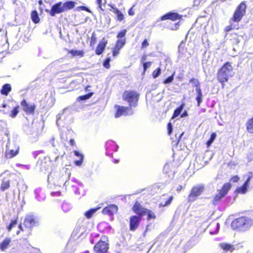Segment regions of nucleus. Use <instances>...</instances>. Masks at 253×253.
<instances>
[{
	"label": "nucleus",
	"instance_id": "nucleus-16",
	"mask_svg": "<svg viewBox=\"0 0 253 253\" xmlns=\"http://www.w3.org/2000/svg\"><path fill=\"white\" fill-rule=\"evenodd\" d=\"M181 16L177 13L169 12L161 17V20L170 19L172 21H175L180 19Z\"/></svg>",
	"mask_w": 253,
	"mask_h": 253
},
{
	"label": "nucleus",
	"instance_id": "nucleus-13",
	"mask_svg": "<svg viewBox=\"0 0 253 253\" xmlns=\"http://www.w3.org/2000/svg\"><path fill=\"white\" fill-rule=\"evenodd\" d=\"M141 219V216L134 215L130 218V230L135 231L138 227Z\"/></svg>",
	"mask_w": 253,
	"mask_h": 253
},
{
	"label": "nucleus",
	"instance_id": "nucleus-9",
	"mask_svg": "<svg viewBox=\"0 0 253 253\" xmlns=\"http://www.w3.org/2000/svg\"><path fill=\"white\" fill-rule=\"evenodd\" d=\"M204 190V186L198 185L194 186L191 189V192L188 196V201L193 202L196 200L197 198L199 196Z\"/></svg>",
	"mask_w": 253,
	"mask_h": 253
},
{
	"label": "nucleus",
	"instance_id": "nucleus-60",
	"mask_svg": "<svg viewBox=\"0 0 253 253\" xmlns=\"http://www.w3.org/2000/svg\"><path fill=\"white\" fill-rule=\"evenodd\" d=\"M187 115V112H184L181 115V118H183V117H184L185 116H186Z\"/></svg>",
	"mask_w": 253,
	"mask_h": 253
},
{
	"label": "nucleus",
	"instance_id": "nucleus-36",
	"mask_svg": "<svg viewBox=\"0 0 253 253\" xmlns=\"http://www.w3.org/2000/svg\"><path fill=\"white\" fill-rule=\"evenodd\" d=\"M18 108H19V106H17L14 107V109L11 111V114L10 115V116L11 118H15L17 116V114L19 112V111L18 110Z\"/></svg>",
	"mask_w": 253,
	"mask_h": 253
},
{
	"label": "nucleus",
	"instance_id": "nucleus-51",
	"mask_svg": "<svg viewBox=\"0 0 253 253\" xmlns=\"http://www.w3.org/2000/svg\"><path fill=\"white\" fill-rule=\"evenodd\" d=\"M248 218H250V219L252 221V225H253V211H251L249 214V216H247Z\"/></svg>",
	"mask_w": 253,
	"mask_h": 253
},
{
	"label": "nucleus",
	"instance_id": "nucleus-61",
	"mask_svg": "<svg viewBox=\"0 0 253 253\" xmlns=\"http://www.w3.org/2000/svg\"><path fill=\"white\" fill-rule=\"evenodd\" d=\"M178 24H175L174 30L177 29L178 28ZM172 29L174 30V28H172Z\"/></svg>",
	"mask_w": 253,
	"mask_h": 253
},
{
	"label": "nucleus",
	"instance_id": "nucleus-21",
	"mask_svg": "<svg viewBox=\"0 0 253 253\" xmlns=\"http://www.w3.org/2000/svg\"><path fill=\"white\" fill-rule=\"evenodd\" d=\"M217 192L218 193L216 194V195L214 197L213 199L212 200V203L214 205H217L218 203V202L221 200V199L225 196L218 190L217 191Z\"/></svg>",
	"mask_w": 253,
	"mask_h": 253
},
{
	"label": "nucleus",
	"instance_id": "nucleus-10",
	"mask_svg": "<svg viewBox=\"0 0 253 253\" xmlns=\"http://www.w3.org/2000/svg\"><path fill=\"white\" fill-rule=\"evenodd\" d=\"M39 223L38 218L33 214H29L26 215L24 222V224L26 228L31 229Z\"/></svg>",
	"mask_w": 253,
	"mask_h": 253
},
{
	"label": "nucleus",
	"instance_id": "nucleus-44",
	"mask_svg": "<svg viewBox=\"0 0 253 253\" xmlns=\"http://www.w3.org/2000/svg\"><path fill=\"white\" fill-rule=\"evenodd\" d=\"M145 213L148 214V217L149 219L153 218L155 217V215H154V213H153L152 212H151L150 211L146 210V211L145 212Z\"/></svg>",
	"mask_w": 253,
	"mask_h": 253
},
{
	"label": "nucleus",
	"instance_id": "nucleus-3",
	"mask_svg": "<svg viewBox=\"0 0 253 253\" xmlns=\"http://www.w3.org/2000/svg\"><path fill=\"white\" fill-rule=\"evenodd\" d=\"M234 75L233 67L229 62H226L219 70L217 79L222 84L228 81V79Z\"/></svg>",
	"mask_w": 253,
	"mask_h": 253
},
{
	"label": "nucleus",
	"instance_id": "nucleus-2",
	"mask_svg": "<svg viewBox=\"0 0 253 253\" xmlns=\"http://www.w3.org/2000/svg\"><path fill=\"white\" fill-rule=\"evenodd\" d=\"M75 6V2L72 1H68L65 3L58 2L54 4L50 10H46V11L49 12L50 15L54 16L56 14H59L73 8Z\"/></svg>",
	"mask_w": 253,
	"mask_h": 253
},
{
	"label": "nucleus",
	"instance_id": "nucleus-39",
	"mask_svg": "<svg viewBox=\"0 0 253 253\" xmlns=\"http://www.w3.org/2000/svg\"><path fill=\"white\" fill-rule=\"evenodd\" d=\"M91 93H88L84 95L80 96L78 97V99L80 100H85L89 99L91 97Z\"/></svg>",
	"mask_w": 253,
	"mask_h": 253
},
{
	"label": "nucleus",
	"instance_id": "nucleus-25",
	"mask_svg": "<svg viewBox=\"0 0 253 253\" xmlns=\"http://www.w3.org/2000/svg\"><path fill=\"white\" fill-rule=\"evenodd\" d=\"M231 188V184L229 183H226L224 184L222 187V188L221 190H218L220 192H221L223 195L225 196L228 191Z\"/></svg>",
	"mask_w": 253,
	"mask_h": 253
},
{
	"label": "nucleus",
	"instance_id": "nucleus-59",
	"mask_svg": "<svg viewBox=\"0 0 253 253\" xmlns=\"http://www.w3.org/2000/svg\"><path fill=\"white\" fill-rule=\"evenodd\" d=\"M70 145L73 146L75 144V141L73 139H71L70 140Z\"/></svg>",
	"mask_w": 253,
	"mask_h": 253
},
{
	"label": "nucleus",
	"instance_id": "nucleus-62",
	"mask_svg": "<svg viewBox=\"0 0 253 253\" xmlns=\"http://www.w3.org/2000/svg\"><path fill=\"white\" fill-rule=\"evenodd\" d=\"M111 7L112 8L114 9V12L115 13V8H117L115 7V5H111Z\"/></svg>",
	"mask_w": 253,
	"mask_h": 253
},
{
	"label": "nucleus",
	"instance_id": "nucleus-40",
	"mask_svg": "<svg viewBox=\"0 0 253 253\" xmlns=\"http://www.w3.org/2000/svg\"><path fill=\"white\" fill-rule=\"evenodd\" d=\"M126 33V30H124L122 31H121V32L118 33V34L117 36V38L118 39H122V38L125 37Z\"/></svg>",
	"mask_w": 253,
	"mask_h": 253
},
{
	"label": "nucleus",
	"instance_id": "nucleus-33",
	"mask_svg": "<svg viewBox=\"0 0 253 253\" xmlns=\"http://www.w3.org/2000/svg\"><path fill=\"white\" fill-rule=\"evenodd\" d=\"M182 109H183V107L182 106H181L179 107L176 109L174 111V113L172 116V118L174 119V118L177 117V116H178L180 115V114L181 113Z\"/></svg>",
	"mask_w": 253,
	"mask_h": 253
},
{
	"label": "nucleus",
	"instance_id": "nucleus-31",
	"mask_svg": "<svg viewBox=\"0 0 253 253\" xmlns=\"http://www.w3.org/2000/svg\"><path fill=\"white\" fill-rule=\"evenodd\" d=\"M216 136V134L215 133H212L211 134L210 139L207 142V145L208 147H210V145L212 143V142L215 140Z\"/></svg>",
	"mask_w": 253,
	"mask_h": 253
},
{
	"label": "nucleus",
	"instance_id": "nucleus-14",
	"mask_svg": "<svg viewBox=\"0 0 253 253\" xmlns=\"http://www.w3.org/2000/svg\"><path fill=\"white\" fill-rule=\"evenodd\" d=\"M252 177V173L251 172H250L249 173L248 177L247 179L246 180V181L244 183V184L242 186L238 187L236 189V192L238 193L244 194H245L247 192L248 188L249 187V183H250V181Z\"/></svg>",
	"mask_w": 253,
	"mask_h": 253
},
{
	"label": "nucleus",
	"instance_id": "nucleus-12",
	"mask_svg": "<svg viewBox=\"0 0 253 253\" xmlns=\"http://www.w3.org/2000/svg\"><path fill=\"white\" fill-rule=\"evenodd\" d=\"M21 105L23 110L27 114H34L36 108L34 103H28L25 100H23L21 102Z\"/></svg>",
	"mask_w": 253,
	"mask_h": 253
},
{
	"label": "nucleus",
	"instance_id": "nucleus-41",
	"mask_svg": "<svg viewBox=\"0 0 253 253\" xmlns=\"http://www.w3.org/2000/svg\"><path fill=\"white\" fill-rule=\"evenodd\" d=\"M174 75V73L171 76L168 77L167 79H166L164 81V84H168L171 83L172 82V81L173 80Z\"/></svg>",
	"mask_w": 253,
	"mask_h": 253
},
{
	"label": "nucleus",
	"instance_id": "nucleus-49",
	"mask_svg": "<svg viewBox=\"0 0 253 253\" xmlns=\"http://www.w3.org/2000/svg\"><path fill=\"white\" fill-rule=\"evenodd\" d=\"M65 109L62 110L61 113H59L56 116V123L58 124L59 120L61 119L62 115L63 114Z\"/></svg>",
	"mask_w": 253,
	"mask_h": 253
},
{
	"label": "nucleus",
	"instance_id": "nucleus-6",
	"mask_svg": "<svg viewBox=\"0 0 253 253\" xmlns=\"http://www.w3.org/2000/svg\"><path fill=\"white\" fill-rule=\"evenodd\" d=\"M139 95L135 91H126L123 94L124 100L127 101L131 106H135L138 99Z\"/></svg>",
	"mask_w": 253,
	"mask_h": 253
},
{
	"label": "nucleus",
	"instance_id": "nucleus-4",
	"mask_svg": "<svg viewBox=\"0 0 253 253\" xmlns=\"http://www.w3.org/2000/svg\"><path fill=\"white\" fill-rule=\"evenodd\" d=\"M107 242L108 239L107 237H102L100 240L94 247V250L95 253H106L109 249V244Z\"/></svg>",
	"mask_w": 253,
	"mask_h": 253
},
{
	"label": "nucleus",
	"instance_id": "nucleus-35",
	"mask_svg": "<svg viewBox=\"0 0 253 253\" xmlns=\"http://www.w3.org/2000/svg\"><path fill=\"white\" fill-rule=\"evenodd\" d=\"M70 52L74 56H79L82 57L83 56L84 54V52L82 51L72 50L70 51Z\"/></svg>",
	"mask_w": 253,
	"mask_h": 253
},
{
	"label": "nucleus",
	"instance_id": "nucleus-57",
	"mask_svg": "<svg viewBox=\"0 0 253 253\" xmlns=\"http://www.w3.org/2000/svg\"><path fill=\"white\" fill-rule=\"evenodd\" d=\"M41 165L42 167H44L45 169H46L48 168L45 166V162H41Z\"/></svg>",
	"mask_w": 253,
	"mask_h": 253
},
{
	"label": "nucleus",
	"instance_id": "nucleus-56",
	"mask_svg": "<svg viewBox=\"0 0 253 253\" xmlns=\"http://www.w3.org/2000/svg\"><path fill=\"white\" fill-rule=\"evenodd\" d=\"M215 227L216 228V230L215 232L216 233L219 230V227H220L219 224L218 223H216L215 225Z\"/></svg>",
	"mask_w": 253,
	"mask_h": 253
},
{
	"label": "nucleus",
	"instance_id": "nucleus-26",
	"mask_svg": "<svg viewBox=\"0 0 253 253\" xmlns=\"http://www.w3.org/2000/svg\"><path fill=\"white\" fill-rule=\"evenodd\" d=\"M11 240L9 238H6L2 243L0 244V247L1 250L4 251L6 250L8 245H9Z\"/></svg>",
	"mask_w": 253,
	"mask_h": 253
},
{
	"label": "nucleus",
	"instance_id": "nucleus-11",
	"mask_svg": "<svg viewBox=\"0 0 253 253\" xmlns=\"http://www.w3.org/2000/svg\"><path fill=\"white\" fill-rule=\"evenodd\" d=\"M115 108L117 109V112L115 114L116 118H119L122 115H131L133 114L130 107L120 106L115 105Z\"/></svg>",
	"mask_w": 253,
	"mask_h": 253
},
{
	"label": "nucleus",
	"instance_id": "nucleus-47",
	"mask_svg": "<svg viewBox=\"0 0 253 253\" xmlns=\"http://www.w3.org/2000/svg\"><path fill=\"white\" fill-rule=\"evenodd\" d=\"M168 130L169 135H170L172 130V126L170 123H169L168 125Z\"/></svg>",
	"mask_w": 253,
	"mask_h": 253
},
{
	"label": "nucleus",
	"instance_id": "nucleus-52",
	"mask_svg": "<svg viewBox=\"0 0 253 253\" xmlns=\"http://www.w3.org/2000/svg\"><path fill=\"white\" fill-rule=\"evenodd\" d=\"M169 167V166L168 164H166L164 167V169H163L164 172L165 173H167L168 172Z\"/></svg>",
	"mask_w": 253,
	"mask_h": 253
},
{
	"label": "nucleus",
	"instance_id": "nucleus-1",
	"mask_svg": "<svg viewBox=\"0 0 253 253\" xmlns=\"http://www.w3.org/2000/svg\"><path fill=\"white\" fill-rule=\"evenodd\" d=\"M233 229L245 232L249 230L252 225V221L247 216H242L234 219L231 223Z\"/></svg>",
	"mask_w": 253,
	"mask_h": 253
},
{
	"label": "nucleus",
	"instance_id": "nucleus-23",
	"mask_svg": "<svg viewBox=\"0 0 253 253\" xmlns=\"http://www.w3.org/2000/svg\"><path fill=\"white\" fill-rule=\"evenodd\" d=\"M246 126L247 131L250 133H253V118L247 122Z\"/></svg>",
	"mask_w": 253,
	"mask_h": 253
},
{
	"label": "nucleus",
	"instance_id": "nucleus-32",
	"mask_svg": "<svg viewBox=\"0 0 253 253\" xmlns=\"http://www.w3.org/2000/svg\"><path fill=\"white\" fill-rule=\"evenodd\" d=\"M115 13L117 14V19L120 21H122L124 19V16L123 13L117 8H115Z\"/></svg>",
	"mask_w": 253,
	"mask_h": 253
},
{
	"label": "nucleus",
	"instance_id": "nucleus-37",
	"mask_svg": "<svg viewBox=\"0 0 253 253\" xmlns=\"http://www.w3.org/2000/svg\"><path fill=\"white\" fill-rule=\"evenodd\" d=\"M161 70L160 68H158V69L154 70L153 72V77L154 78H157L161 74Z\"/></svg>",
	"mask_w": 253,
	"mask_h": 253
},
{
	"label": "nucleus",
	"instance_id": "nucleus-18",
	"mask_svg": "<svg viewBox=\"0 0 253 253\" xmlns=\"http://www.w3.org/2000/svg\"><path fill=\"white\" fill-rule=\"evenodd\" d=\"M134 211L140 215L139 216H142V215L145 214V212L146 211V209L142 208L141 205L138 203H136L133 206V208Z\"/></svg>",
	"mask_w": 253,
	"mask_h": 253
},
{
	"label": "nucleus",
	"instance_id": "nucleus-45",
	"mask_svg": "<svg viewBox=\"0 0 253 253\" xmlns=\"http://www.w3.org/2000/svg\"><path fill=\"white\" fill-rule=\"evenodd\" d=\"M151 65V62H147L143 63L144 72H145L148 68H149Z\"/></svg>",
	"mask_w": 253,
	"mask_h": 253
},
{
	"label": "nucleus",
	"instance_id": "nucleus-17",
	"mask_svg": "<svg viewBox=\"0 0 253 253\" xmlns=\"http://www.w3.org/2000/svg\"><path fill=\"white\" fill-rule=\"evenodd\" d=\"M107 43V41H105L104 39L99 42L95 50V53L97 55H100L102 53L105 49Z\"/></svg>",
	"mask_w": 253,
	"mask_h": 253
},
{
	"label": "nucleus",
	"instance_id": "nucleus-63",
	"mask_svg": "<svg viewBox=\"0 0 253 253\" xmlns=\"http://www.w3.org/2000/svg\"><path fill=\"white\" fill-rule=\"evenodd\" d=\"M184 134V132H182L180 134V135H179V139H178V141L179 140V139L181 138V137H182V136Z\"/></svg>",
	"mask_w": 253,
	"mask_h": 253
},
{
	"label": "nucleus",
	"instance_id": "nucleus-43",
	"mask_svg": "<svg viewBox=\"0 0 253 253\" xmlns=\"http://www.w3.org/2000/svg\"><path fill=\"white\" fill-rule=\"evenodd\" d=\"M110 61V58L109 57L107 58L106 59V60H105V61L104 62V63H103V65L105 68H106L107 69L110 68V64H109Z\"/></svg>",
	"mask_w": 253,
	"mask_h": 253
},
{
	"label": "nucleus",
	"instance_id": "nucleus-55",
	"mask_svg": "<svg viewBox=\"0 0 253 253\" xmlns=\"http://www.w3.org/2000/svg\"><path fill=\"white\" fill-rule=\"evenodd\" d=\"M146 58H147L146 55L145 54V55H143V56L141 57V62H144L146 60Z\"/></svg>",
	"mask_w": 253,
	"mask_h": 253
},
{
	"label": "nucleus",
	"instance_id": "nucleus-50",
	"mask_svg": "<svg viewBox=\"0 0 253 253\" xmlns=\"http://www.w3.org/2000/svg\"><path fill=\"white\" fill-rule=\"evenodd\" d=\"M120 49H117L116 47L113 50V55L114 56H117L119 53V50Z\"/></svg>",
	"mask_w": 253,
	"mask_h": 253
},
{
	"label": "nucleus",
	"instance_id": "nucleus-8",
	"mask_svg": "<svg viewBox=\"0 0 253 253\" xmlns=\"http://www.w3.org/2000/svg\"><path fill=\"white\" fill-rule=\"evenodd\" d=\"M19 151V147L15 143L8 142L6 145L5 157L7 159H11L17 155Z\"/></svg>",
	"mask_w": 253,
	"mask_h": 253
},
{
	"label": "nucleus",
	"instance_id": "nucleus-24",
	"mask_svg": "<svg viewBox=\"0 0 253 253\" xmlns=\"http://www.w3.org/2000/svg\"><path fill=\"white\" fill-rule=\"evenodd\" d=\"M74 153L76 156L79 157L80 158V159L79 160L76 161L75 162V164H76V165L80 166L82 164V163L83 162L84 156L83 154H81L79 152H78L77 151H75L74 152Z\"/></svg>",
	"mask_w": 253,
	"mask_h": 253
},
{
	"label": "nucleus",
	"instance_id": "nucleus-58",
	"mask_svg": "<svg viewBox=\"0 0 253 253\" xmlns=\"http://www.w3.org/2000/svg\"><path fill=\"white\" fill-rule=\"evenodd\" d=\"M182 186L180 185L176 188V191L177 192H180L182 190Z\"/></svg>",
	"mask_w": 253,
	"mask_h": 253
},
{
	"label": "nucleus",
	"instance_id": "nucleus-22",
	"mask_svg": "<svg viewBox=\"0 0 253 253\" xmlns=\"http://www.w3.org/2000/svg\"><path fill=\"white\" fill-rule=\"evenodd\" d=\"M11 90V86L9 84H5L3 86L0 91L2 94L4 95H7L9 92Z\"/></svg>",
	"mask_w": 253,
	"mask_h": 253
},
{
	"label": "nucleus",
	"instance_id": "nucleus-38",
	"mask_svg": "<svg viewBox=\"0 0 253 253\" xmlns=\"http://www.w3.org/2000/svg\"><path fill=\"white\" fill-rule=\"evenodd\" d=\"M172 200H173V197L170 196L169 198V199L167 201H166V202L164 204H163L162 203L160 204V207H166V206H169L171 204Z\"/></svg>",
	"mask_w": 253,
	"mask_h": 253
},
{
	"label": "nucleus",
	"instance_id": "nucleus-42",
	"mask_svg": "<svg viewBox=\"0 0 253 253\" xmlns=\"http://www.w3.org/2000/svg\"><path fill=\"white\" fill-rule=\"evenodd\" d=\"M17 224V221L16 220H12L11 221L10 224L7 227V230L8 231H10L12 228L15 226Z\"/></svg>",
	"mask_w": 253,
	"mask_h": 253
},
{
	"label": "nucleus",
	"instance_id": "nucleus-7",
	"mask_svg": "<svg viewBox=\"0 0 253 253\" xmlns=\"http://www.w3.org/2000/svg\"><path fill=\"white\" fill-rule=\"evenodd\" d=\"M246 5L244 2H241L237 7L233 17V21L239 22L246 13Z\"/></svg>",
	"mask_w": 253,
	"mask_h": 253
},
{
	"label": "nucleus",
	"instance_id": "nucleus-30",
	"mask_svg": "<svg viewBox=\"0 0 253 253\" xmlns=\"http://www.w3.org/2000/svg\"><path fill=\"white\" fill-rule=\"evenodd\" d=\"M185 50H186L184 48V45L182 43H181V44L178 46L179 58H181L184 56Z\"/></svg>",
	"mask_w": 253,
	"mask_h": 253
},
{
	"label": "nucleus",
	"instance_id": "nucleus-54",
	"mask_svg": "<svg viewBox=\"0 0 253 253\" xmlns=\"http://www.w3.org/2000/svg\"><path fill=\"white\" fill-rule=\"evenodd\" d=\"M128 14L131 16H133L134 15V12L133 10L132 7H131L128 11Z\"/></svg>",
	"mask_w": 253,
	"mask_h": 253
},
{
	"label": "nucleus",
	"instance_id": "nucleus-48",
	"mask_svg": "<svg viewBox=\"0 0 253 253\" xmlns=\"http://www.w3.org/2000/svg\"><path fill=\"white\" fill-rule=\"evenodd\" d=\"M103 0H96V3L97 4L98 7L102 11H103V9L102 7Z\"/></svg>",
	"mask_w": 253,
	"mask_h": 253
},
{
	"label": "nucleus",
	"instance_id": "nucleus-34",
	"mask_svg": "<svg viewBox=\"0 0 253 253\" xmlns=\"http://www.w3.org/2000/svg\"><path fill=\"white\" fill-rule=\"evenodd\" d=\"M190 83H191L193 86L196 87V88L200 87V83L199 81L196 79L192 78L190 80Z\"/></svg>",
	"mask_w": 253,
	"mask_h": 253
},
{
	"label": "nucleus",
	"instance_id": "nucleus-20",
	"mask_svg": "<svg viewBox=\"0 0 253 253\" xmlns=\"http://www.w3.org/2000/svg\"><path fill=\"white\" fill-rule=\"evenodd\" d=\"M196 94H197V97H196V99L198 103V106H200L201 103L202 102V97H203V94L202 93V90L201 89V88L198 87L197 88H196Z\"/></svg>",
	"mask_w": 253,
	"mask_h": 253
},
{
	"label": "nucleus",
	"instance_id": "nucleus-46",
	"mask_svg": "<svg viewBox=\"0 0 253 253\" xmlns=\"http://www.w3.org/2000/svg\"><path fill=\"white\" fill-rule=\"evenodd\" d=\"M149 45V43L147 39H145L143 41L141 45V48L143 49L144 48H146Z\"/></svg>",
	"mask_w": 253,
	"mask_h": 253
},
{
	"label": "nucleus",
	"instance_id": "nucleus-53",
	"mask_svg": "<svg viewBox=\"0 0 253 253\" xmlns=\"http://www.w3.org/2000/svg\"><path fill=\"white\" fill-rule=\"evenodd\" d=\"M239 180V177L238 176L233 177L231 180L233 182H236Z\"/></svg>",
	"mask_w": 253,
	"mask_h": 253
},
{
	"label": "nucleus",
	"instance_id": "nucleus-19",
	"mask_svg": "<svg viewBox=\"0 0 253 253\" xmlns=\"http://www.w3.org/2000/svg\"><path fill=\"white\" fill-rule=\"evenodd\" d=\"M219 246L221 249L226 252H230L232 253L235 250V247L234 246L230 244L221 243L219 244Z\"/></svg>",
	"mask_w": 253,
	"mask_h": 253
},
{
	"label": "nucleus",
	"instance_id": "nucleus-15",
	"mask_svg": "<svg viewBox=\"0 0 253 253\" xmlns=\"http://www.w3.org/2000/svg\"><path fill=\"white\" fill-rule=\"evenodd\" d=\"M117 211L118 207L115 205L112 204L104 208L102 212L104 214L113 215L116 213Z\"/></svg>",
	"mask_w": 253,
	"mask_h": 253
},
{
	"label": "nucleus",
	"instance_id": "nucleus-64",
	"mask_svg": "<svg viewBox=\"0 0 253 253\" xmlns=\"http://www.w3.org/2000/svg\"><path fill=\"white\" fill-rule=\"evenodd\" d=\"M19 228H20L22 231H23V230H23V228H22V225H19Z\"/></svg>",
	"mask_w": 253,
	"mask_h": 253
},
{
	"label": "nucleus",
	"instance_id": "nucleus-27",
	"mask_svg": "<svg viewBox=\"0 0 253 253\" xmlns=\"http://www.w3.org/2000/svg\"><path fill=\"white\" fill-rule=\"evenodd\" d=\"M31 19L35 23H38L40 21V18L36 10H34L31 13Z\"/></svg>",
	"mask_w": 253,
	"mask_h": 253
},
{
	"label": "nucleus",
	"instance_id": "nucleus-28",
	"mask_svg": "<svg viewBox=\"0 0 253 253\" xmlns=\"http://www.w3.org/2000/svg\"><path fill=\"white\" fill-rule=\"evenodd\" d=\"M99 209H100V208L90 209L84 213V215L87 218H90Z\"/></svg>",
	"mask_w": 253,
	"mask_h": 253
},
{
	"label": "nucleus",
	"instance_id": "nucleus-5",
	"mask_svg": "<svg viewBox=\"0 0 253 253\" xmlns=\"http://www.w3.org/2000/svg\"><path fill=\"white\" fill-rule=\"evenodd\" d=\"M10 174L6 170L0 175V190L3 192L10 187Z\"/></svg>",
	"mask_w": 253,
	"mask_h": 253
},
{
	"label": "nucleus",
	"instance_id": "nucleus-29",
	"mask_svg": "<svg viewBox=\"0 0 253 253\" xmlns=\"http://www.w3.org/2000/svg\"><path fill=\"white\" fill-rule=\"evenodd\" d=\"M126 43V39H118L117 41L115 47L117 49H121Z\"/></svg>",
	"mask_w": 253,
	"mask_h": 253
}]
</instances>
